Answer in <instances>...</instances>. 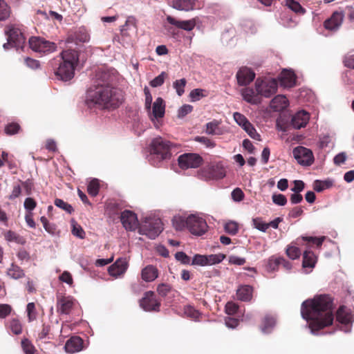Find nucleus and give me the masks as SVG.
Instances as JSON below:
<instances>
[{"mask_svg":"<svg viewBox=\"0 0 354 354\" xmlns=\"http://www.w3.org/2000/svg\"><path fill=\"white\" fill-rule=\"evenodd\" d=\"M8 328L15 335H19L22 333V325L17 318H12L9 321Z\"/></svg>","mask_w":354,"mask_h":354,"instance_id":"38","label":"nucleus"},{"mask_svg":"<svg viewBox=\"0 0 354 354\" xmlns=\"http://www.w3.org/2000/svg\"><path fill=\"white\" fill-rule=\"evenodd\" d=\"M7 274L14 279H19L25 276L24 270L15 263H12L8 269Z\"/></svg>","mask_w":354,"mask_h":354,"instance_id":"31","label":"nucleus"},{"mask_svg":"<svg viewBox=\"0 0 354 354\" xmlns=\"http://www.w3.org/2000/svg\"><path fill=\"white\" fill-rule=\"evenodd\" d=\"M343 21V15L341 12H335L331 17L326 19L324 23V26L329 30H336L342 25Z\"/></svg>","mask_w":354,"mask_h":354,"instance_id":"20","label":"nucleus"},{"mask_svg":"<svg viewBox=\"0 0 354 354\" xmlns=\"http://www.w3.org/2000/svg\"><path fill=\"white\" fill-rule=\"evenodd\" d=\"M24 206L28 212H32L37 206V202L34 198L28 197L25 199Z\"/></svg>","mask_w":354,"mask_h":354,"instance_id":"59","label":"nucleus"},{"mask_svg":"<svg viewBox=\"0 0 354 354\" xmlns=\"http://www.w3.org/2000/svg\"><path fill=\"white\" fill-rule=\"evenodd\" d=\"M234 119L241 127H244V125L249 122L245 115L238 112L234 113Z\"/></svg>","mask_w":354,"mask_h":354,"instance_id":"63","label":"nucleus"},{"mask_svg":"<svg viewBox=\"0 0 354 354\" xmlns=\"http://www.w3.org/2000/svg\"><path fill=\"white\" fill-rule=\"evenodd\" d=\"M286 253L290 259L295 260L300 257L301 250L298 247L295 245H288L286 248Z\"/></svg>","mask_w":354,"mask_h":354,"instance_id":"45","label":"nucleus"},{"mask_svg":"<svg viewBox=\"0 0 354 354\" xmlns=\"http://www.w3.org/2000/svg\"><path fill=\"white\" fill-rule=\"evenodd\" d=\"M158 277V270L152 265L147 266L141 271V277L146 282L153 281Z\"/></svg>","mask_w":354,"mask_h":354,"instance_id":"22","label":"nucleus"},{"mask_svg":"<svg viewBox=\"0 0 354 354\" xmlns=\"http://www.w3.org/2000/svg\"><path fill=\"white\" fill-rule=\"evenodd\" d=\"M236 76L239 86H247L254 80L255 73L250 68L243 67L239 70Z\"/></svg>","mask_w":354,"mask_h":354,"instance_id":"16","label":"nucleus"},{"mask_svg":"<svg viewBox=\"0 0 354 354\" xmlns=\"http://www.w3.org/2000/svg\"><path fill=\"white\" fill-rule=\"evenodd\" d=\"M75 305V299L71 296L57 297V308L60 314L68 315Z\"/></svg>","mask_w":354,"mask_h":354,"instance_id":"14","label":"nucleus"},{"mask_svg":"<svg viewBox=\"0 0 354 354\" xmlns=\"http://www.w3.org/2000/svg\"><path fill=\"white\" fill-rule=\"evenodd\" d=\"M270 106L275 111H281L288 106V100L285 95H278L272 100Z\"/></svg>","mask_w":354,"mask_h":354,"instance_id":"23","label":"nucleus"},{"mask_svg":"<svg viewBox=\"0 0 354 354\" xmlns=\"http://www.w3.org/2000/svg\"><path fill=\"white\" fill-rule=\"evenodd\" d=\"M280 81L283 86L286 87H292L295 85V75L291 72L284 71L281 73Z\"/></svg>","mask_w":354,"mask_h":354,"instance_id":"32","label":"nucleus"},{"mask_svg":"<svg viewBox=\"0 0 354 354\" xmlns=\"http://www.w3.org/2000/svg\"><path fill=\"white\" fill-rule=\"evenodd\" d=\"M317 262V257L314 252L306 250L303 254L302 266L304 268H313Z\"/></svg>","mask_w":354,"mask_h":354,"instance_id":"29","label":"nucleus"},{"mask_svg":"<svg viewBox=\"0 0 354 354\" xmlns=\"http://www.w3.org/2000/svg\"><path fill=\"white\" fill-rule=\"evenodd\" d=\"M10 15V10L8 4L3 0H0V21L6 20Z\"/></svg>","mask_w":354,"mask_h":354,"instance_id":"46","label":"nucleus"},{"mask_svg":"<svg viewBox=\"0 0 354 354\" xmlns=\"http://www.w3.org/2000/svg\"><path fill=\"white\" fill-rule=\"evenodd\" d=\"M24 62L26 65L31 69L36 70L40 68V62L37 59L27 57L24 59Z\"/></svg>","mask_w":354,"mask_h":354,"instance_id":"61","label":"nucleus"},{"mask_svg":"<svg viewBox=\"0 0 354 354\" xmlns=\"http://www.w3.org/2000/svg\"><path fill=\"white\" fill-rule=\"evenodd\" d=\"M192 264L201 266H207L206 255L196 254L192 259Z\"/></svg>","mask_w":354,"mask_h":354,"instance_id":"60","label":"nucleus"},{"mask_svg":"<svg viewBox=\"0 0 354 354\" xmlns=\"http://www.w3.org/2000/svg\"><path fill=\"white\" fill-rule=\"evenodd\" d=\"M310 119V115L305 111L296 113L292 118L291 124L295 129H299L305 127Z\"/></svg>","mask_w":354,"mask_h":354,"instance_id":"17","label":"nucleus"},{"mask_svg":"<svg viewBox=\"0 0 354 354\" xmlns=\"http://www.w3.org/2000/svg\"><path fill=\"white\" fill-rule=\"evenodd\" d=\"M167 21L171 25L175 26L176 28L183 29L187 31L192 30L196 26V20L192 19L189 20L180 21L177 20L171 16L167 17Z\"/></svg>","mask_w":354,"mask_h":354,"instance_id":"19","label":"nucleus"},{"mask_svg":"<svg viewBox=\"0 0 354 354\" xmlns=\"http://www.w3.org/2000/svg\"><path fill=\"white\" fill-rule=\"evenodd\" d=\"M207 96L206 91L201 88L193 89L190 93L189 97L192 101L195 102L199 100L201 97Z\"/></svg>","mask_w":354,"mask_h":354,"instance_id":"49","label":"nucleus"},{"mask_svg":"<svg viewBox=\"0 0 354 354\" xmlns=\"http://www.w3.org/2000/svg\"><path fill=\"white\" fill-rule=\"evenodd\" d=\"M224 230L227 234L235 235L239 232V224L235 221H230L225 224Z\"/></svg>","mask_w":354,"mask_h":354,"instance_id":"47","label":"nucleus"},{"mask_svg":"<svg viewBox=\"0 0 354 354\" xmlns=\"http://www.w3.org/2000/svg\"><path fill=\"white\" fill-rule=\"evenodd\" d=\"M26 312L28 320L29 322H32L37 319L38 313L36 309L35 304L34 302H30L27 304Z\"/></svg>","mask_w":354,"mask_h":354,"instance_id":"39","label":"nucleus"},{"mask_svg":"<svg viewBox=\"0 0 354 354\" xmlns=\"http://www.w3.org/2000/svg\"><path fill=\"white\" fill-rule=\"evenodd\" d=\"M151 151L160 160L169 159L171 156V143L162 138H156L151 142Z\"/></svg>","mask_w":354,"mask_h":354,"instance_id":"6","label":"nucleus"},{"mask_svg":"<svg viewBox=\"0 0 354 354\" xmlns=\"http://www.w3.org/2000/svg\"><path fill=\"white\" fill-rule=\"evenodd\" d=\"M100 190V183L97 179L92 180L88 185L87 192L91 196H96Z\"/></svg>","mask_w":354,"mask_h":354,"instance_id":"42","label":"nucleus"},{"mask_svg":"<svg viewBox=\"0 0 354 354\" xmlns=\"http://www.w3.org/2000/svg\"><path fill=\"white\" fill-rule=\"evenodd\" d=\"M30 48L37 53H50L56 50L57 45L54 42L39 37H31L28 41Z\"/></svg>","mask_w":354,"mask_h":354,"instance_id":"7","label":"nucleus"},{"mask_svg":"<svg viewBox=\"0 0 354 354\" xmlns=\"http://www.w3.org/2000/svg\"><path fill=\"white\" fill-rule=\"evenodd\" d=\"M324 236L317 238V237H313V236H303L302 239L304 241H308L309 244H314L316 245L317 248H319L324 240Z\"/></svg>","mask_w":354,"mask_h":354,"instance_id":"58","label":"nucleus"},{"mask_svg":"<svg viewBox=\"0 0 354 354\" xmlns=\"http://www.w3.org/2000/svg\"><path fill=\"white\" fill-rule=\"evenodd\" d=\"M286 5L293 12L298 15H304L306 13V10L301 4L295 0H286Z\"/></svg>","mask_w":354,"mask_h":354,"instance_id":"36","label":"nucleus"},{"mask_svg":"<svg viewBox=\"0 0 354 354\" xmlns=\"http://www.w3.org/2000/svg\"><path fill=\"white\" fill-rule=\"evenodd\" d=\"M139 304L140 306L145 311H160V301L156 299L153 291L145 292Z\"/></svg>","mask_w":354,"mask_h":354,"instance_id":"11","label":"nucleus"},{"mask_svg":"<svg viewBox=\"0 0 354 354\" xmlns=\"http://www.w3.org/2000/svg\"><path fill=\"white\" fill-rule=\"evenodd\" d=\"M90 36L84 28H80L73 34L69 35L66 40V43L75 42L77 44L79 42L85 43L89 41Z\"/></svg>","mask_w":354,"mask_h":354,"instance_id":"21","label":"nucleus"},{"mask_svg":"<svg viewBox=\"0 0 354 354\" xmlns=\"http://www.w3.org/2000/svg\"><path fill=\"white\" fill-rule=\"evenodd\" d=\"M252 224L257 230L266 232L268 230V224L265 223L262 218L257 217L252 219Z\"/></svg>","mask_w":354,"mask_h":354,"instance_id":"52","label":"nucleus"},{"mask_svg":"<svg viewBox=\"0 0 354 354\" xmlns=\"http://www.w3.org/2000/svg\"><path fill=\"white\" fill-rule=\"evenodd\" d=\"M113 73L99 71L95 75L94 84L88 91V100L100 109H115L124 101L122 90L113 86Z\"/></svg>","mask_w":354,"mask_h":354,"instance_id":"1","label":"nucleus"},{"mask_svg":"<svg viewBox=\"0 0 354 354\" xmlns=\"http://www.w3.org/2000/svg\"><path fill=\"white\" fill-rule=\"evenodd\" d=\"M272 201L274 204L283 206L287 203L286 197L281 194H274L272 196Z\"/></svg>","mask_w":354,"mask_h":354,"instance_id":"57","label":"nucleus"},{"mask_svg":"<svg viewBox=\"0 0 354 354\" xmlns=\"http://www.w3.org/2000/svg\"><path fill=\"white\" fill-rule=\"evenodd\" d=\"M220 122L216 120L207 122L205 124V133L212 136H220L223 133V131L220 127Z\"/></svg>","mask_w":354,"mask_h":354,"instance_id":"26","label":"nucleus"},{"mask_svg":"<svg viewBox=\"0 0 354 354\" xmlns=\"http://www.w3.org/2000/svg\"><path fill=\"white\" fill-rule=\"evenodd\" d=\"M178 165L183 169L197 168L203 162V158L198 153H189L180 155L178 158Z\"/></svg>","mask_w":354,"mask_h":354,"instance_id":"9","label":"nucleus"},{"mask_svg":"<svg viewBox=\"0 0 354 354\" xmlns=\"http://www.w3.org/2000/svg\"><path fill=\"white\" fill-rule=\"evenodd\" d=\"M72 234L74 236L82 239L85 238V232L83 230V228L79 225H73L72 229Z\"/></svg>","mask_w":354,"mask_h":354,"instance_id":"64","label":"nucleus"},{"mask_svg":"<svg viewBox=\"0 0 354 354\" xmlns=\"http://www.w3.org/2000/svg\"><path fill=\"white\" fill-rule=\"evenodd\" d=\"M166 77H167V73L163 71L159 75L153 79L149 82V84L152 87L160 86L164 84Z\"/></svg>","mask_w":354,"mask_h":354,"instance_id":"50","label":"nucleus"},{"mask_svg":"<svg viewBox=\"0 0 354 354\" xmlns=\"http://www.w3.org/2000/svg\"><path fill=\"white\" fill-rule=\"evenodd\" d=\"M162 223L158 218H146L140 227V232L154 239L162 231Z\"/></svg>","mask_w":354,"mask_h":354,"instance_id":"5","label":"nucleus"},{"mask_svg":"<svg viewBox=\"0 0 354 354\" xmlns=\"http://www.w3.org/2000/svg\"><path fill=\"white\" fill-rule=\"evenodd\" d=\"M120 221L124 227L127 230H134L138 225L136 214L130 210H124L120 216Z\"/></svg>","mask_w":354,"mask_h":354,"instance_id":"15","label":"nucleus"},{"mask_svg":"<svg viewBox=\"0 0 354 354\" xmlns=\"http://www.w3.org/2000/svg\"><path fill=\"white\" fill-rule=\"evenodd\" d=\"M333 185L332 180L328 179L326 180H316L313 183V188L317 192H321L326 189L331 187Z\"/></svg>","mask_w":354,"mask_h":354,"instance_id":"34","label":"nucleus"},{"mask_svg":"<svg viewBox=\"0 0 354 354\" xmlns=\"http://www.w3.org/2000/svg\"><path fill=\"white\" fill-rule=\"evenodd\" d=\"M252 287L249 285L241 286L236 291L237 298L243 301H249L252 297Z\"/></svg>","mask_w":354,"mask_h":354,"instance_id":"25","label":"nucleus"},{"mask_svg":"<svg viewBox=\"0 0 354 354\" xmlns=\"http://www.w3.org/2000/svg\"><path fill=\"white\" fill-rule=\"evenodd\" d=\"M276 323L275 318L271 315H266L262 320L261 330L268 333L271 331Z\"/></svg>","mask_w":354,"mask_h":354,"instance_id":"33","label":"nucleus"},{"mask_svg":"<svg viewBox=\"0 0 354 354\" xmlns=\"http://www.w3.org/2000/svg\"><path fill=\"white\" fill-rule=\"evenodd\" d=\"M225 176V169L220 164L207 165L198 171L199 178L205 180L221 179Z\"/></svg>","mask_w":354,"mask_h":354,"instance_id":"8","label":"nucleus"},{"mask_svg":"<svg viewBox=\"0 0 354 354\" xmlns=\"http://www.w3.org/2000/svg\"><path fill=\"white\" fill-rule=\"evenodd\" d=\"M187 218H185L182 216H174L172 219L174 227L176 230H183L185 227L187 228Z\"/></svg>","mask_w":354,"mask_h":354,"instance_id":"40","label":"nucleus"},{"mask_svg":"<svg viewBox=\"0 0 354 354\" xmlns=\"http://www.w3.org/2000/svg\"><path fill=\"white\" fill-rule=\"evenodd\" d=\"M226 257L224 254L218 253L215 254L206 255L207 266H212L221 263Z\"/></svg>","mask_w":354,"mask_h":354,"instance_id":"41","label":"nucleus"},{"mask_svg":"<svg viewBox=\"0 0 354 354\" xmlns=\"http://www.w3.org/2000/svg\"><path fill=\"white\" fill-rule=\"evenodd\" d=\"M229 263L236 265V266H243L246 263V259L243 257H239L235 255H231L228 259Z\"/></svg>","mask_w":354,"mask_h":354,"instance_id":"62","label":"nucleus"},{"mask_svg":"<svg viewBox=\"0 0 354 354\" xmlns=\"http://www.w3.org/2000/svg\"><path fill=\"white\" fill-rule=\"evenodd\" d=\"M187 229L194 235L201 236L205 234L207 230V225L205 219L190 215L187 217Z\"/></svg>","mask_w":354,"mask_h":354,"instance_id":"10","label":"nucleus"},{"mask_svg":"<svg viewBox=\"0 0 354 354\" xmlns=\"http://www.w3.org/2000/svg\"><path fill=\"white\" fill-rule=\"evenodd\" d=\"M20 129H21V127L18 123L11 122V123L8 124L5 127V133L7 135H10V136L14 135V134L17 133L19 131Z\"/></svg>","mask_w":354,"mask_h":354,"instance_id":"54","label":"nucleus"},{"mask_svg":"<svg viewBox=\"0 0 354 354\" xmlns=\"http://www.w3.org/2000/svg\"><path fill=\"white\" fill-rule=\"evenodd\" d=\"M301 314L308 322V327L313 334L326 327L331 326L334 320L333 300L328 295H318L307 299L301 304Z\"/></svg>","mask_w":354,"mask_h":354,"instance_id":"2","label":"nucleus"},{"mask_svg":"<svg viewBox=\"0 0 354 354\" xmlns=\"http://www.w3.org/2000/svg\"><path fill=\"white\" fill-rule=\"evenodd\" d=\"M255 88L250 87L241 90V95L244 100L252 104H259L261 102L262 97H270L275 94L278 82L274 78L258 77L254 83Z\"/></svg>","mask_w":354,"mask_h":354,"instance_id":"4","label":"nucleus"},{"mask_svg":"<svg viewBox=\"0 0 354 354\" xmlns=\"http://www.w3.org/2000/svg\"><path fill=\"white\" fill-rule=\"evenodd\" d=\"M21 344L25 354H35L36 351L35 347L28 339H23Z\"/></svg>","mask_w":354,"mask_h":354,"instance_id":"44","label":"nucleus"},{"mask_svg":"<svg viewBox=\"0 0 354 354\" xmlns=\"http://www.w3.org/2000/svg\"><path fill=\"white\" fill-rule=\"evenodd\" d=\"M4 238L7 241L15 242L19 245H24L26 243V239L12 230H8L4 233Z\"/></svg>","mask_w":354,"mask_h":354,"instance_id":"30","label":"nucleus"},{"mask_svg":"<svg viewBox=\"0 0 354 354\" xmlns=\"http://www.w3.org/2000/svg\"><path fill=\"white\" fill-rule=\"evenodd\" d=\"M336 319L341 324H348L351 322L352 315L345 306H342L337 310Z\"/></svg>","mask_w":354,"mask_h":354,"instance_id":"27","label":"nucleus"},{"mask_svg":"<svg viewBox=\"0 0 354 354\" xmlns=\"http://www.w3.org/2000/svg\"><path fill=\"white\" fill-rule=\"evenodd\" d=\"M115 268H119L120 272H125L127 269V261L126 259L120 258L113 265H111V270Z\"/></svg>","mask_w":354,"mask_h":354,"instance_id":"55","label":"nucleus"},{"mask_svg":"<svg viewBox=\"0 0 354 354\" xmlns=\"http://www.w3.org/2000/svg\"><path fill=\"white\" fill-rule=\"evenodd\" d=\"M186 84L187 81L185 78L176 80L174 82L173 86L176 89V93L179 96H181L184 93Z\"/></svg>","mask_w":354,"mask_h":354,"instance_id":"48","label":"nucleus"},{"mask_svg":"<svg viewBox=\"0 0 354 354\" xmlns=\"http://www.w3.org/2000/svg\"><path fill=\"white\" fill-rule=\"evenodd\" d=\"M194 140L204 145L208 148H214L216 146L213 140L205 136H196Z\"/></svg>","mask_w":354,"mask_h":354,"instance_id":"56","label":"nucleus"},{"mask_svg":"<svg viewBox=\"0 0 354 354\" xmlns=\"http://www.w3.org/2000/svg\"><path fill=\"white\" fill-rule=\"evenodd\" d=\"M171 6L176 10L187 12L194 10L195 1L194 0H173Z\"/></svg>","mask_w":354,"mask_h":354,"instance_id":"24","label":"nucleus"},{"mask_svg":"<svg viewBox=\"0 0 354 354\" xmlns=\"http://www.w3.org/2000/svg\"><path fill=\"white\" fill-rule=\"evenodd\" d=\"M83 340L77 336L71 337L65 344L64 349L68 353L73 354L82 351Z\"/></svg>","mask_w":354,"mask_h":354,"instance_id":"18","label":"nucleus"},{"mask_svg":"<svg viewBox=\"0 0 354 354\" xmlns=\"http://www.w3.org/2000/svg\"><path fill=\"white\" fill-rule=\"evenodd\" d=\"M78 63V51L68 49L63 50L59 57L51 59L49 64L57 80L67 82L73 78Z\"/></svg>","mask_w":354,"mask_h":354,"instance_id":"3","label":"nucleus"},{"mask_svg":"<svg viewBox=\"0 0 354 354\" xmlns=\"http://www.w3.org/2000/svg\"><path fill=\"white\" fill-rule=\"evenodd\" d=\"M281 257H277L275 256L270 257L266 265V270L268 272H274L278 270L280 266Z\"/></svg>","mask_w":354,"mask_h":354,"instance_id":"37","label":"nucleus"},{"mask_svg":"<svg viewBox=\"0 0 354 354\" xmlns=\"http://www.w3.org/2000/svg\"><path fill=\"white\" fill-rule=\"evenodd\" d=\"M165 105L161 97H158L153 104V115L155 118H161L165 115Z\"/></svg>","mask_w":354,"mask_h":354,"instance_id":"28","label":"nucleus"},{"mask_svg":"<svg viewBox=\"0 0 354 354\" xmlns=\"http://www.w3.org/2000/svg\"><path fill=\"white\" fill-rule=\"evenodd\" d=\"M5 33L15 47L19 48L25 43L26 38L21 30L16 25L10 24L6 26Z\"/></svg>","mask_w":354,"mask_h":354,"instance_id":"12","label":"nucleus"},{"mask_svg":"<svg viewBox=\"0 0 354 354\" xmlns=\"http://www.w3.org/2000/svg\"><path fill=\"white\" fill-rule=\"evenodd\" d=\"M171 291V286L168 283H162L157 286V292L162 297H166Z\"/></svg>","mask_w":354,"mask_h":354,"instance_id":"53","label":"nucleus"},{"mask_svg":"<svg viewBox=\"0 0 354 354\" xmlns=\"http://www.w3.org/2000/svg\"><path fill=\"white\" fill-rule=\"evenodd\" d=\"M242 128L252 139L261 140V136L257 132L256 129L250 122H247Z\"/></svg>","mask_w":354,"mask_h":354,"instance_id":"43","label":"nucleus"},{"mask_svg":"<svg viewBox=\"0 0 354 354\" xmlns=\"http://www.w3.org/2000/svg\"><path fill=\"white\" fill-rule=\"evenodd\" d=\"M55 205L66 211L68 214L73 212V207L68 203L64 201L62 199L56 198L54 202Z\"/></svg>","mask_w":354,"mask_h":354,"instance_id":"51","label":"nucleus"},{"mask_svg":"<svg viewBox=\"0 0 354 354\" xmlns=\"http://www.w3.org/2000/svg\"><path fill=\"white\" fill-rule=\"evenodd\" d=\"M297 162L303 166H310L314 162V156L310 149L302 146L295 147L292 151Z\"/></svg>","mask_w":354,"mask_h":354,"instance_id":"13","label":"nucleus"},{"mask_svg":"<svg viewBox=\"0 0 354 354\" xmlns=\"http://www.w3.org/2000/svg\"><path fill=\"white\" fill-rule=\"evenodd\" d=\"M184 313L187 317L194 321L198 320L201 315V313L198 310L190 305L184 307Z\"/></svg>","mask_w":354,"mask_h":354,"instance_id":"35","label":"nucleus"}]
</instances>
